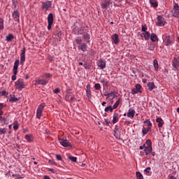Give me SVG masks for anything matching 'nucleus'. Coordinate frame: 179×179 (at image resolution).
<instances>
[{
  "instance_id": "f257e3e1",
  "label": "nucleus",
  "mask_w": 179,
  "mask_h": 179,
  "mask_svg": "<svg viewBox=\"0 0 179 179\" xmlns=\"http://www.w3.org/2000/svg\"><path fill=\"white\" fill-rule=\"evenodd\" d=\"M145 143L147 146L145 147L144 152L145 155H148L150 153H152V151L153 150V148H152V141H150V139H148Z\"/></svg>"
},
{
  "instance_id": "f03ea898",
  "label": "nucleus",
  "mask_w": 179,
  "mask_h": 179,
  "mask_svg": "<svg viewBox=\"0 0 179 179\" xmlns=\"http://www.w3.org/2000/svg\"><path fill=\"white\" fill-rule=\"evenodd\" d=\"M15 83V87L17 90H22V89H24V81L23 79L20 78Z\"/></svg>"
},
{
  "instance_id": "7ed1b4c3",
  "label": "nucleus",
  "mask_w": 179,
  "mask_h": 179,
  "mask_svg": "<svg viewBox=\"0 0 179 179\" xmlns=\"http://www.w3.org/2000/svg\"><path fill=\"white\" fill-rule=\"evenodd\" d=\"M44 107H45V103H41L36 110V118L40 120L41 118V115L43 114V110H44Z\"/></svg>"
},
{
  "instance_id": "20e7f679",
  "label": "nucleus",
  "mask_w": 179,
  "mask_h": 179,
  "mask_svg": "<svg viewBox=\"0 0 179 179\" xmlns=\"http://www.w3.org/2000/svg\"><path fill=\"white\" fill-rule=\"evenodd\" d=\"M121 131H122V127L116 125L114 129V136L116 139H121Z\"/></svg>"
},
{
  "instance_id": "39448f33",
  "label": "nucleus",
  "mask_w": 179,
  "mask_h": 179,
  "mask_svg": "<svg viewBox=\"0 0 179 179\" xmlns=\"http://www.w3.org/2000/svg\"><path fill=\"white\" fill-rule=\"evenodd\" d=\"M17 68H19V59L15 60L13 66V76H12V80L16 79V75H17Z\"/></svg>"
},
{
  "instance_id": "423d86ee",
  "label": "nucleus",
  "mask_w": 179,
  "mask_h": 179,
  "mask_svg": "<svg viewBox=\"0 0 179 179\" xmlns=\"http://www.w3.org/2000/svg\"><path fill=\"white\" fill-rule=\"evenodd\" d=\"M162 38L164 41H165L166 45H171V44H173V39L169 35L164 34L163 35Z\"/></svg>"
},
{
  "instance_id": "0eeeda50",
  "label": "nucleus",
  "mask_w": 179,
  "mask_h": 179,
  "mask_svg": "<svg viewBox=\"0 0 179 179\" xmlns=\"http://www.w3.org/2000/svg\"><path fill=\"white\" fill-rule=\"evenodd\" d=\"M48 30H51V26H52V23H54V15L52 13H50L48 15Z\"/></svg>"
},
{
  "instance_id": "6e6552de",
  "label": "nucleus",
  "mask_w": 179,
  "mask_h": 179,
  "mask_svg": "<svg viewBox=\"0 0 179 179\" xmlns=\"http://www.w3.org/2000/svg\"><path fill=\"white\" fill-rule=\"evenodd\" d=\"M111 3H113V0H104V2L101 4V8L103 10H107Z\"/></svg>"
},
{
  "instance_id": "1a4fd4ad",
  "label": "nucleus",
  "mask_w": 179,
  "mask_h": 179,
  "mask_svg": "<svg viewBox=\"0 0 179 179\" xmlns=\"http://www.w3.org/2000/svg\"><path fill=\"white\" fill-rule=\"evenodd\" d=\"M59 143L62 145V146H64V148H72V145L69 141L66 139L64 138H60L59 140Z\"/></svg>"
},
{
  "instance_id": "9d476101",
  "label": "nucleus",
  "mask_w": 179,
  "mask_h": 179,
  "mask_svg": "<svg viewBox=\"0 0 179 179\" xmlns=\"http://www.w3.org/2000/svg\"><path fill=\"white\" fill-rule=\"evenodd\" d=\"M24 61H26V48H23L20 54V64L21 65L24 64Z\"/></svg>"
},
{
  "instance_id": "9b49d317",
  "label": "nucleus",
  "mask_w": 179,
  "mask_h": 179,
  "mask_svg": "<svg viewBox=\"0 0 179 179\" xmlns=\"http://www.w3.org/2000/svg\"><path fill=\"white\" fill-rule=\"evenodd\" d=\"M164 18L160 15L157 17V22H156L157 26H164Z\"/></svg>"
},
{
  "instance_id": "f8f14e48",
  "label": "nucleus",
  "mask_w": 179,
  "mask_h": 179,
  "mask_svg": "<svg viewBox=\"0 0 179 179\" xmlns=\"http://www.w3.org/2000/svg\"><path fill=\"white\" fill-rule=\"evenodd\" d=\"M13 17L14 18L15 22H20V14L19 13V10H14L13 13Z\"/></svg>"
},
{
  "instance_id": "ddd939ff",
  "label": "nucleus",
  "mask_w": 179,
  "mask_h": 179,
  "mask_svg": "<svg viewBox=\"0 0 179 179\" xmlns=\"http://www.w3.org/2000/svg\"><path fill=\"white\" fill-rule=\"evenodd\" d=\"M119 120H120V114L116 110L114 112V114H113V120H112L113 124H117Z\"/></svg>"
},
{
  "instance_id": "4468645a",
  "label": "nucleus",
  "mask_w": 179,
  "mask_h": 179,
  "mask_svg": "<svg viewBox=\"0 0 179 179\" xmlns=\"http://www.w3.org/2000/svg\"><path fill=\"white\" fill-rule=\"evenodd\" d=\"M172 65L173 66L177 69V68H178L179 66V56L177 57H174L173 60L172 61Z\"/></svg>"
},
{
  "instance_id": "2eb2a0df",
  "label": "nucleus",
  "mask_w": 179,
  "mask_h": 179,
  "mask_svg": "<svg viewBox=\"0 0 179 179\" xmlns=\"http://www.w3.org/2000/svg\"><path fill=\"white\" fill-rule=\"evenodd\" d=\"M112 41L113 43V44H118V43H120V38L118 36L117 34H115L112 36Z\"/></svg>"
},
{
  "instance_id": "dca6fc26",
  "label": "nucleus",
  "mask_w": 179,
  "mask_h": 179,
  "mask_svg": "<svg viewBox=\"0 0 179 179\" xmlns=\"http://www.w3.org/2000/svg\"><path fill=\"white\" fill-rule=\"evenodd\" d=\"M42 8L43 9H45V10L50 9L51 8V1H47L46 2H43L42 3Z\"/></svg>"
},
{
  "instance_id": "f3484780",
  "label": "nucleus",
  "mask_w": 179,
  "mask_h": 179,
  "mask_svg": "<svg viewBox=\"0 0 179 179\" xmlns=\"http://www.w3.org/2000/svg\"><path fill=\"white\" fill-rule=\"evenodd\" d=\"M86 87L87 97L90 99H92V90H90V85H87Z\"/></svg>"
},
{
  "instance_id": "a211bd4d",
  "label": "nucleus",
  "mask_w": 179,
  "mask_h": 179,
  "mask_svg": "<svg viewBox=\"0 0 179 179\" xmlns=\"http://www.w3.org/2000/svg\"><path fill=\"white\" fill-rule=\"evenodd\" d=\"M78 47V50H80L83 52L87 51V45H86V43H81Z\"/></svg>"
},
{
  "instance_id": "6ab92c4d",
  "label": "nucleus",
  "mask_w": 179,
  "mask_h": 179,
  "mask_svg": "<svg viewBox=\"0 0 179 179\" xmlns=\"http://www.w3.org/2000/svg\"><path fill=\"white\" fill-rule=\"evenodd\" d=\"M19 100H20V98H16V96L15 94L10 95L9 101L15 103L16 101H19Z\"/></svg>"
},
{
  "instance_id": "aec40b11",
  "label": "nucleus",
  "mask_w": 179,
  "mask_h": 179,
  "mask_svg": "<svg viewBox=\"0 0 179 179\" xmlns=\"http://www.w3.org/2000/svg\"><path fill=\"white\" fill-rule=\"evenodd\" d=\"M36 83H38V85H47L48 83V80L39 78L36 80Z\"/></svg>"
},
{
  "instance_id": "412c9836",
  "label": "nucleus",
  "mask_w": 179,
  "mask_h": 179,
  "mask_svg": "<svg viewBox=\"0 0 179 179\" xmlns=\"http://www.w3.org/2000/svg\"><path fill=\"white\" fill-rule=\"evenodd\" d=\"M98 66H99L101 69H104V68H106V61L101 59L98 63Z\"/></svg>"
},
{
  "instance_id": "4be33fe9",
  "label": "nucleus",
  "mask_w": 179,
  "mask_h": 179,
  "mask_svg": "<svg viewBox=\"0 0 179 179\" xmlns=\"http://www.w3.org/2000/svg\"><path fill=\"white\" fill-rule=\"evenodd\" d=\"M127 117H129V118H134L135 117V110H129Z\"/></svg>"
},
{
  "instance_id": "5701e85b",
  "label": "nucleus",
  "mask_w": 179,
  "mask_h": 179,
  "mask_svg": "<svg viewBox=\"0 0 179 179\" xmlns=\"http://www.w3.org/2000/svg\"><path fill=\"white\" fill-rule=\"evenodd\" d=\"M156 122H158L159 128H162V127H163V124H164L163 119L160 117L157 118Z\"/></svg>"
},
{
  "instance_id": "b1692460",
  "label": "nucleus",
  "mask_w": 179,
  "mask_h": 179,
  "mask_svg": "<svg viewBox=\"0 0 179 179\" xmlns=\"http://www.w3.org/2000/svg\"><path fill=\"white\" fill-rule=\"evenodd\" d=\"M151 41L155 43L156 41H159V38H157V35H156V34L152 33L151 34V36H150Z\"/></svg>"
},
{
  "instance_id": "393cba45",
  "label": "nucleus",
  "mask_w": 179,
  "mask_h": 179,
  "mask_svg": "<svg viewBox=\"0 0 179 179\" xmlns=\"http://www.w3.org/2000/svg\"><path fill=\"white\" fill-rule=\"evenodd\" d=\"M150 3L151 5V6H152L153 8H157L158 6V3H157V1L156 0H150Z\"/></svg>"
},
{
  "instance_id": "a878e982",
  "label": "nucleus",
  "mask_w": 179,
  "mask_h": 179,
  "mask_svg": "<svg viewBox=\"0 0 179 179\" xmlns=\"http://www.w3.org/2000/svg\"><path fill=\"white\" fill-rule=\"evenodd\" d=\"M15 36H13L12 34H10L6 37V41H8V43H10V41H12V40H13Z\"/></svg>"
},
{
  "instance_id": "bb28decb",
  "label": "nucleus",
  "mask_w": 179,
  "mask_h": 179,
  "mask_svg": "<svg viewBox=\"0 0 179 179\" xmlns=\"http://www.w3.org/2000/svg\"><path fill=\"white\" fill-rule=\"evenodd\" d=\"M120 103H121V98H119L116 103L112 106L113 110H115V108H117L118 107V106H120Z\"/></svg>"
},
{
  "instance_id": "cd10ccee",
  "label": "nucleus",
  "mask_w": 179,
  "mask_h": 179,
  "mask_svg": "<svg viewBox=\"0 0 179 179\" xmlns=\"http://www.w3.org/2000/svg\"><path fill=\"white\" fill-rule=\"evenodd\" d=\"M24 138L27 142H33V136L27 134Z\"/></svg>"
},
{
  "instance_id": "c85d7f7f",
  "label": "nucleus",
  "mask_w": 179,
  "mask_h": 179,
  "mask_svg": "<svg viewBox=\"0 0 179 179\" xmlns=\"http://www.w3.org/2000/svg\"><path fill=\"white\" fill-rule=\"evenodd\" d=\"M148 90H150V92H152V90H153V89H155V83H148Z\"/></svg>"
},
{
  "instance_id": "c756f323",
  "label": "nucleus",
  "mask_w": 179,
  "mask_h": 179,
  "mask_svg": "<svg viewBox=\"0 0 179 179\" xmlns=\"http://www.w3.org/2000/svg\"><path fill=\"white\" fill-rule=\"evenodd\" d=\"M152 129V128L150 127H148V128H143L142 130V133H143V136H145V135H146L148 134V132Z\"/></svg>"
},
{
  "instance_id": "7c9ffc66",
  "label": "nucleus",
  "mask_w": 179,
  "mask_h": 179,
  "mask_svg": "<svg viewBox=\"0 0 179 179\" xmlns=\"http://www.w3.org/2000/svg\"><path fill=\"white\" fill-rule=\"evenodd\" d=\"M114 108H113L112 106H107L106 108H105L104 111L105 113H108V111H110V113H113Z\"/></svg>"
},
{
  "instance_id": "2f4dec72",
  "label": "nucleus",
  "mask_w": 179,
  "mask_h": 179,
  "mask_svg": "<svg viewBox=\"0 0 179 179\" xmlns=\"http://www.w3.org/2000/svg\"><path fill=\"white\" fill-rule=\"evenodd\" d=\"M143 36H144L145 40H146V41H148L150 38V33H149V31H145L143 34Z\"/></svg>"
},
{
  "instance_id": "473e14b6",
  "label": "nucleus",
  "mask_w": 179,
  "mask_h": 179,
  "mask_svg": "<svg viewBox=\"0 0 179 179\" xmlns=\"http://www.w3.org/2000/svg\"><path fill=\"white\" fill-rule=\"evenodd\" d=\"M153 65L155 71H157L159 69V62H157V59L154 60Z\"/></svg>"
},
{
  "instance_id": "72a5a7b5",
  "label": "nucleus",
  "mask_w": 179,
  "mask_h": 179,
  "mask_svg": "<svg viewBox=\"0 0 179 179\" xmlns=\"http://www.w3.org/2000/svg\"><path fill=\"white\" fill-rule=\"evenodd\" d=\"M83 37L87 43H89V41H90V35H89V34H84Z\"/></svg>"
},
{
  "instance_id": "f704fd0d",
  "label": "nucleus",
  "mask_w": 179,
  "mask_h": 179,
  "mask_svg": "<svg viewBox=\"0 0 179 179\" xmlns=\"http://www.w3.org/2000/svg\"><path fill=\"white\" fill-rule=\"evenodd\" d=\"M136 179H143V176L142 175V173H141V172H136Z\"/></svg>"
},
{
  "instance_id": "c9c22d12",
  "label": "nucleus",
  "mask_w": 179,
  "mask_h": 179,
  "mask_svg": "<svg viewBox=\"0 0 179 179\" xmlns=\"http://www.w3.org/2000/svg\"><path fill=\"white\" fill-rule=\"evenodd\" d=\"M76 44H78V45H80L82 44V38L77 37L76 38Z\"/></svg>"
},
{
  "instance_id": "e433bc0d",
  "label": "nucleus",
  "mask_w": 179,
  "mask_h": 179,
  "mask_svg": "<svg viewBox=\"0 0 179 179\" xmlns=\"http://www.w3.org/2000/svg\"><path fill=\"white\" fill-rule=\"evenodd\" d=\"M3 19L0 18V30H3Z\"/></svg>"
},
{
  "instance_id": "4c0bfd02",
  "label": "nucleus",
  "mask_w": 179,
  "mask_h": 179,
  "mask_svg": "<svg viewBox=\"0 0 179 179\" xmlns=\"http://www.w3.org/2000/svg\"><path fill=\"white\" fill-rule=\"evenodd\" d=\"M106 96L110 97L112 99H115V94H114V92L109 93Z\"/></svg>"
},
{
  "instance_id": "58836bf2",
  "label": "nucleus",
  "mask_w": 179,
  "mask_h": 179,
  "mask_svg": "<svg viewBox=\"0 0 179 179\" xmlns=\"http://www.w3.org/2000/svg\"><path fill=\"white\" fill-rule=\"evenodd\" d=\"M144 124H146L148 128H152V122L150 120H145Z\"/></svg>"
},
{
  "instance_id": "ea45409f",
  "label": "nucleus",
  "mask_w": 179,
  "mask_h": 179,
  "mask_svg": "<svg viewBox=\"0 0 179 179\" xmlns=\"http://www.w3.org/2000/svg\"><path fill=\"white\" fill-rule=\"evenodd\" d=\"M94 87L96 90H100L101 89V85H100V83H96L94 85Z\"/></svg>"
},
{
  "instance_id": "a19ab883",
  "label": "nucleus",
  "mask_w": 179,
  "mask_h": 179,
  "mask_svg": "<svg viewBox=\"0 0 179 179\" xmlns=\"http://www.w3.org/2000/svg\"><path fill=\"white\" fill-rule=\"evenodd\" d=\"M12 177H13V178H15V179H20V178H22V176H20L19 174H13Z\"/></svg>"
},
{
  "instance_id": "79ce46f5",
  "label": "nucleus",
  "mask_w": 179,
  "mask_h": 179,
  "mask_svg": "<svg viewBox=\"0 0 179 179\" xmlns=\"http://www.w3.org/2000/svg\"><path fill=\"white\" fill-rule=\"evenodd\" d=\"M69 159L73 163H76V160H77L76 157H69Z\"/></svg>"
},
{
  "instance_id": "37998d69",
  "label": "nucleus",
  "mask_w": 179,
  "mask_h": 179,
  "mask_svg": "<svg viewBox=\"0 0 179 179\" xmlns=\"http://www.w3.org/2000/svg\"><path fill=\"white\" fill-rule=\"evenodd\" d=\"M142 29V31H144L145 33V31H147L146 30H148V26H146V24L142 25L141 26Z\"/></svg>"
},
{
  "instance_id": "c03bdc74",
  "label": "nucleus",
  "mask_w": 179,
  "mask_h": 179,
  "mask_svg": "<svg viewBox=\"0 0 179 179\" xmlns=\"http://www.w3.org/2000/svg\"><path fill=\"white\" fill-rule=\"evenodd\" d=\"M5 134H6V129L5 128H3V129L1 128L0 129V135H3Z\"/></svg>"
},
{
  "instance_id": "a18cd8bd",
  "label": "nucleus",
  "mask_w": 179,
  "mask_h": 179,
  "mask_svg": "<svg viewBox=\"0 0 179 179\" xmlns=\"http://www.w3.org/2000/svg\"><path fill=\"white\" fill-rule=\"evenodd\" d=\"M3 108V104L0 103V115H3V111H2Z\"/></svg>"
},
{
  "instance_id": "49530a36",
  "label": "nucleus",
  "mask_w": 179,
  "mask_h": 179,
  "mask_svg": "<svg viewBox=\"0 0 179 179\" xmlns=\"http://www.w3.org/2000/svg\"><path fill=\"white\" fill-rule=\"evenodd\" d=\"M0 121H1V122H3V124H6V118L2 117V116H0Z\"/></svg>"
},
{
  "instance_id": "de8ad7c7",
  "label": "nucleus",
  "mask_w": 179,
  "mask_h": 179,
  "mask_svg": "<svg viewBox=\"0 0 179 179\" xmlns=\"http://www.w3.org/2000/svg\"><path fill=\"white\" fill-rule=\"evenodd\" d=\"M142 88V86L139 84L136 85V89L139 92V90Z\"/></svg>"
},
{
  "instance_id": "09e8293b",
  "label": "nucleus",
  "mask_w": 179,
  "mask_h": 179,
  "mask_svg": "<svg viewBox=\"0 0 179 179\" xmlns=\"http://www.w3.org/2000/svg\"><path fill=\"white\" fill-rule=\"evenodd\" d=\"M52 75L51 73H45L44 77L45 78H51Z\"/></svg>"
},
{
  "instance_id": "8fccbe9b",
  "label": "nucleus",
  "mask_w": 179,
  "mask_h": 179,
  "mask_svg": "<svg viewBox=\"0 0 179 179\" xmlns=\"http://www.w3.org/2000/svg\"><path fill=\"white\" fill-rule=\"evenodd\" d=\"M57 160H62V157L60 155H56Z\"/></svg>"
},
{
  "instance_id": "3c124183",
  "label": "nucleus",
  "mask_w": 179,
  "mask_h": 179,
  "mask_svg": "<svg viewBox=\"0 0 179 179\" xmlns=\"http://www.w3.org/2000/svg\"><path fill=\"white\" fill-rule=\"evenodd\" d=\"M18 129H19V125H17V124H14L13 129H15V131H16Z\"/></svg>"
},
{
  "instance_id": "603ef678",
  "label": "nucleus",
  "mask_w": 179,
  "mask_h": 179,
  "mask_svg": "<svg viewBox=\"0 0 179 179\" xmlns=\"http://www.w3.org/2000/svg\"><path fill=\"white\" fill-rule=\"evenodd\" d=\"M138 92H139L138 90L134 89V90H132L131 93H132V94H136V93H138Z\"/></svg>"
},
{
  "instance_id": "864d4df0",
  "label": "nucleus",
  "mask_w": 179,
  "mask_h": 179,
  "mask_svg": "<svg viewBox=\"0 0 179 179\" xmlns=\"http://www.w3.org/2000/svg\"><path fill=\"white\" fill-rule=\"evenodd\" d=\"M49 164H57V163H55V161H54V159H50Z\"/></svg>"
},
{
  "instance_id": "5fc2aeb1",
  "label": "nucleus",
  "mask_w": 179,
  "mask_h": 179,
  "mask_svg": "<svg viewBox=\"0 0 179 179\" xmlns=\"http://www.w3.org/2000/svg\"><path fill=\"white\" fill-rule=\"evenodd\" d=\"M59 92H61V90H59V88H56L55 90H54V93H55V94H57V93H59Z\"/></svg>"
},
{
  "instance_id": "6e6d98bb",
  "label": "nucleus",
  "mask_w": 179,
  "mask_h": 179,
  "mask_svg": "<svg viewBox=\"0 0 179 179\" xmlns=\"http://www.w3.org/2000/svg\"><path fill=\"white\" fill-rule=\"evenodd\" d=\"M6 94V91H1L0 92V96H5Z\"/></svg>"
},
{
  "instance_id": "4d7b16f0",
  "label": "nucleus",
  "mask_w": 179,
  "mask_h": 179,
  "mask_svg": "<svg viewBox=\"0 0 179 179\" xmlns=\"http://www.w3.org/2000/svg\"><path fill=\"white\" fill-rule=\"evenodd\" d=\"M145 146H146V144H143V145H141V146L139 147V149H140L141 150H143V148H145Z\"/></svg>"
},
{
  "instance_id": "13d9d810",
  "label": "nucleus",
  "mask_w": 179,
  "mask_h": 179,
  "mask_svg": "<svg viewBox=\"0 0 179 179\" xmlns=\"http://www.w3.org/2000/svg\"><path fill=\"white\" fill-rule=\"evenodd\" d=\"M12 2H13V5L14 8H16V6H17L16 1L13 0Z\"/></svg>"
},
{
  "instance_id": "bf43d9fd",
  "label": "nucleus",
  "mask_w": 179,
  "mask_h": 179,
  "mask_svg": "<svg viewBox=\"0 0 179 179\" xmlns=\"http://www.w3.org/2000/svg\"><path fill=\"white\" fill-rule=\"evenodd\" d=\"M145 173H149L150 171V167H148L145 169Z\"/></svg>"
},
{
  "instance_id": "052dcab7",
  "label": "nucleus",
  "mask_w": 179,
  "mask_h": 179,
  "mask_svg": "<svg viewBox=\"0 0 179 179\" xmlns=\"http://www.w3.org/2000/svg\"><path fill=\"white\" fill-rule=\"evenodd\" d=\"M84 68H85V69H87V68H89V65L87 64V63H85L83 64Z\"/></svg>"
},
{
  "instance_id": "680f3d73",
  "label": "nucleus",
  "mask_w": 179,
  "mask_h": 179,
  "mask_svg": "<svg viewBox=\"0 0 179 179\" xmlns=\"http://www.w3.org/2000/svg\"><path fill=\"white\" fill-rule=\"evenodd\" d=\"M176 15H175L176 17H178V16H179V10H176Z\"/></svg>"
},
{
  "instance_id": "e2e57ef3",
  "label": "nucleus",
  "mask_w": 179,
  "mask_h": 179,
  "mask_svg": "<svg viewBox=\"0 0 179 179\" xmlns=\"http://www.w3.org/2000/svg\"><path fill=\"white\" fill-rule=\"evenodd\" d=\"M69 97H70L69 94L66 95V100L67 101H69Z\"/></svg>"
},
{
  "instance_id": "0e129e2a",
  "label": "nucleus",
  "mask_w": 179,
  "mask_h": 179,
  "mask_svg": "<svg viewBox=\"0 0 179 179\" xmlns=\"http://www.w3.org/2000/svg\"><path fill=\"white\" fill-rule=\"evenodd\" d=\"M142 82L143 83H146V82H148V80L146 78H144V79L142 80Z\"/></svg>"
},
{
  "instance_id": "69168bd1",
  "label": "nucleus",
  "mask_w": 179,
  "mask_h": 179,
  "mask_svg": "<svg viewBox=\"0 0 179 179\" xmlns=\"http://www.w3.org/2000/svg\"><path fill=\"white\" fill-rule=\"evenodd\" d=\"M150 51H153V50H155V46H151L150 48Z\"/></svg>"
},
{
  "instance_id": "338daca9",
  "label": "nucleus",
  "mask_w": 179,
  "mask_h": 179,
  "mask_svg": "<svg viewBox=\"0 0 179 179\" xmlns=\"http://www.w3.org/2000/svg\"><path fill=\"white\" fill-rule=\"evenodd\" d=\"M169 179H177V177L175 176H170Z\"/></svg>"
},
{
  "instance_id": "774afa93",
  "label": "nucleus",
  "mask_w": 179,
  "mask_h": 179,
  "mask_svg": "<svg viewBox=\"0 0 179 179\" xmlns=\"http://www.w3.org/2000/svg\"><path fill=\"white\" fill-rule=\"evenodd\" d=\"M71 101H75V97L72 96V97L71 98Z\"/></svg>"
}]
</instances>
